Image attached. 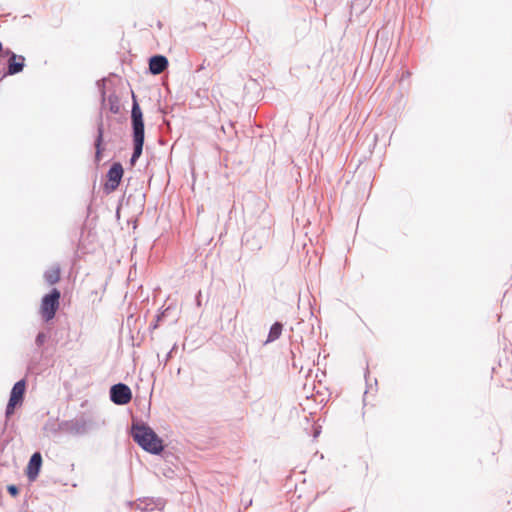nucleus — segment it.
<instances>
[{
    "label": "nucleus",
    "mask_w": 512,
    "mask_h": 512,
    "mask_svg": "<svg viewBox=\"0 0 512 512\" xmlns=\"http://www.w3.org/2000/svg\"><path fill=\"white\" fill-rule=\"evenodd\" d=\"M196 305L201 306V291H199L196 295Z\"/></svg>",
    "instance_id": "nucleus-19"
},
{
    "label": "nucleus",
    "mask_w": 512,
    "mask_h": 512,
    "mask_svg": "<svg viewBox=\"0 0 512 512\" xmlns=\"http://www.w3.org/2000/svg\"><path fill=\"white\" fill-rule=\"evenodd\" d=\"M7 489H8L9 494L12 496H16L19 493V490H18L17 486H15V485H9Z\"/></svg>",
    "instance_id": "nucleus-18"
},
{
    "label": "nucleus",
    "mask_w": 512,
    "mask_h": 512,
    "mask_svg": "<svg viewBox=\"0 0 512 512\" xmlns=\"http://www.w3.org/2000/svg\"><path fill=\"white\" fill-rule=\"evenodd\" d=\"M161 319V316H157V321H159ZM158 326V322H156L154 325H153V328H156Z\"/></svg>",
    "instance_id": "nucleus-20"
},
{
    "label": "nucleus",
    "mask_w": 512,
    "mask_h": 512,
    "mask_svg": "<svg viewBox=\"0 0 512 512\" xmlns=\"http://www.w3.org/2000/svg\"><path fill=\"white\" fill-rule=\"evenodd\" d=\"M41 465H42L41 453L35 452L30 457V460L27 465V470H26L27 477L30 481H34L37 478L40 468H41Z\"/></svg>",
    "instance_id": "nucleus-10"
},
{
    "label": "nucleus",
    "mask_w": 512,
    "mask_h": 512,
    "mask_svg": "<svg viewBox=\"0 0 512 512\" xmlns=\"http://www.w3.org/2000/svg\"><path fill=\"white\" fill-rule=\"evenodd\" d=\"M131 117H132L133 128H144L142 111H141L138 103L135 100H134L133 107H132Z\"/></svg>",
    "instance_id": "nucleus-13"
},
{
    "label": "nucleus",
    "mask_w": 512,
    "mask_h": 512,
    "mask_svg": "<svg viewBox=\"0 0 512 512\" xmlns=\"http://www.w3.org/2000/svg\"><path fill=\"white\" fill-rule=\"evenodd\" d=\"M60 291L53 288L49 294H46L41 301L40 313L42 318L48 322L55 317L59 307Z\"/></svg>",
    "instance_id": "nucleus-2"
},
{
    "label": "nucleus",
    "mask_w": 512,
    "mask_h": 512,
    "mask_svg": "<svg viewBox=\"0 0 512 512\" xmlns=\"http://www.w3.org/2000/svg\"><path fill=\"white\" fill-rule=\"evenodd\" d=\"M144 132L145 130H133L134 151L130 159L132 165L135 164V162L142 154L144 144Z\"/></svg>",
    "instance_id": "nucleus-11"
},
{
    "label": "nucleus",
    "mask_w": 512,
    "mask_h": 512,
    "mask_svg": "<svg viewBox=\"0 0 512 512\" xmlns=\"http://www.w3.org/2000/svg\"><path fill=\"white\" fill-rule=\"evenodd\" d=\"M67 431L75 435H84L91 429V422L84 419H75L66 424Z\"/></svg>",
    "instance_id": "nucleus-9"
},
{
    "label": "nucleus",
    "mask_w": 512,
    "mask_h": 512,
    "mask_svg": "<svg viewBox=\"0 0 512 512\" xmlns=\"http://www.w3.org/2000/svg\"><path fill=\"white\" fill-rule=\"evenodd\" d=\"M168 67V60L165 56L156 55L149 60V70L152 74L158 75Z\"/></svg>",
    "instance_id": "nucleus-12"
},
{
    "label": "nucleus",
    "mask_w": 512,
    "mask_h": 512,
    "mask_svg": "<svg viewBox=\"0 0 512 512\" xmlns=\"http://www.w3.org/2000/svg\"><path fill=\"white\" fill-rule=\"evenodd\" d=\"M131 436L143 450L151 454H160L164 448L161 438L145 423H133Z\"/></svg>",
    "instance_id": "nucleus-1"
},
{
    "label": "nucleus",
    "mask_w": 512,
    "mask_h": 512,
    "mask_svg": "<svg viewBox=\"0 0 512 512\" xmlns=\"http://www.w3.org/2000/svg\"><path fill=\"white\" fill-rule=\"evenodd\" d=\"M26 383L25 380L16 382L11 390L10 398L6 407L5 415L10 417L14 413L16 405L20 404L23 400L25 393Z\"/></svg>",
    "instance_id": "nucleus-3"
},
{
    "label": "nucleus",
    "mask_w": 512,
    "mask_h": 512,
    "mask_svg": "<svg viewBox=\"0 0 512 512\" xmlns=\"http://www.w3.org/2000/svg\"><path fill=\"white\" fill-rule=\"evenodd\" d=\"M102 132H103V130H98V135L95 140V148H96L95 160L97 162L101 161V153L103 151V133Z\"/></svg>",
    "instance_id": "nucleus-16"
},
{
    "label": "nucleus",
    "mask_w": 512,
    "mask_h": 512,
    "mask_svg": "<svg viewBox=\"0 0 512 512\" xmlns=\"http://www.w3.org/2000/svg\"><path fill=\"white\" fill-rule=\"evenodd\" d=\"M123 167L121 163L116 162L114 163L107 173V183H106V189L110 191H114L120 184V181L123 177Z\"/></svg>",
    "instance_id": "nucleus-7"
},
{
    "label": "nucleus",
    "mask_w": 512,
    "mask_h": 512,
    "mask_svg": "<svg viewBox=\"0 0 512 512\" xmlns=\"http://www.w3.org/2000/svg\"><path fill=\"white\" fill-rule=\"evenodd\" d=\"M6 56H9L7 63V75H15L23 71L25 66V57L17 55L10 50L4 51Z\"/></svg>",
    "instance_id": "nucleus-6"
},
{
    "label": "nucleus",
    "mask_w": 512,
    "mask_h": 512,
    "mask_svg": "<svg viewBox=\"0 0 512 512\" xmlns=\"http://www.w3.org/2000/svg\"><path fill=\"white\" fill-rule=\"evenodd\" d=\"M49 338L46 332H39L36 336L35 343L38 347H41Z\"/></svg>",
    "instance_id": "nucleus-17"
},
{
    "label": "nucleus",
    "mask_w": 512,
    "mask_h": 512,
    "mask_svg": "<svg viewBox=\"0 0 512 512\" xmlns=\"http://www.w3.org/2000/svg\"><path fill=\"white\" fill-rule=\"evenodd\" d=\"M318 434H319V431H318V430H316V431H315V435H314V436L316 437V436H318Z\"/></svg>",
    "instance_id": "nucleus-23"
},
{
    "label": "nucleus",
    "mask_w": 512,
    "mask_h": 512,
    "mask_svg": "<svg viewBox=\"0 0 512 512\" xmlns=\"http://www.w3.org/2000/svg\"><path fill=\"white\" fill-rule=\"evenodd\" d=\"M102 109L106 114L110 113L114 116H121L124 110L120 98L115 93L103 98Z\"/></svg>",
    "instance_id": "nucleus-5"
},
{
    "label": "nucleus",
    "mask_w": 512,
    "mask_h": 512,
    "mask_svg": "<svg viewBox=\"0 0 512 512\" xmlns=\"http://www.w3.org/2000/svg\"><path fill=\"white\" fill-rule=\"evenodd\" d=\"M3 52V44L0 42V53Z\"/></svg>",
    "instance_id": "nucleus-21"
},
{
    "label": "nucleus",
    "mask_w": 512,
    "mask_h": 512,
    "mask_svg": "<svg viewBox=\"0 0 512 512\" xmlns=\"http://www.w3.org/2000/svg\"><path fill=\"white\" fill-rule=\"evenodd\" d=\"M377 138H378V136H377V135H374V142H376V141H377Z\"/></svg>",
    "instance_id": "nucleus-22"
},
{
    "label": "nucleus",
    "mask_w": 512,
    "mask_h": 512,
    "mask_svg": "<svg viewBox=\"0 0 512 512\" xmlns=\"http://www.w3.org/2000/svg\"><path fill=\"white\" fill-rule=\"evenodd\" d=\"M44 279L49 285H53L60 280V268L54 266L44 273Z\"/></svg>",
    "instance_id": "nucleus-14"
},
{
    "label": "nucleus",
    "mask_w": 512,
    "mask_h": 512,
    "mask_svg": "<svg viewBox=\"0 0 512 512\" xmlns=\"http://www.w3.org/2000/svg\"><path fill=\"white\" fill-rule=\"evenodd\" d=\"M131 389L123 383H118L110 388V399L117 405H125L131 401Z\"/></svg>",
    "instance_id": "nucleus-4"
},
{
    "label": "nucleus",
    "mask_w": 512,
    "mask_h": 512,
    "mask_svg": "<svg viewBox=\"0 0 512 512\" xmlns=\"http://www.w3.org/2000/svg\"><path fill=\"white\" fill-rule=\"evenodd\" d=\"M165 506V501L162 498H143L135 503L136 509L142 512L162 510Z\"/></svg>",
    "instance_id": "nucleus-8"
},
{
    "label": "nucleus",
    "mask_w": 512,
    "mask_h": 512,
    "mask_svg": "<svg viewBox=\"0 0 512 512\" xmlns=\"http://www.w3.org/2000/svg\"><path fill=\"white\" fill-rule=\"evenodd\" d=\"M282 329L283 325L279 322H275L270 328L266 343L277 340L281 336Z\"/></svg>",
    "instance_id": "nucleus-15"
}]
</instances>
